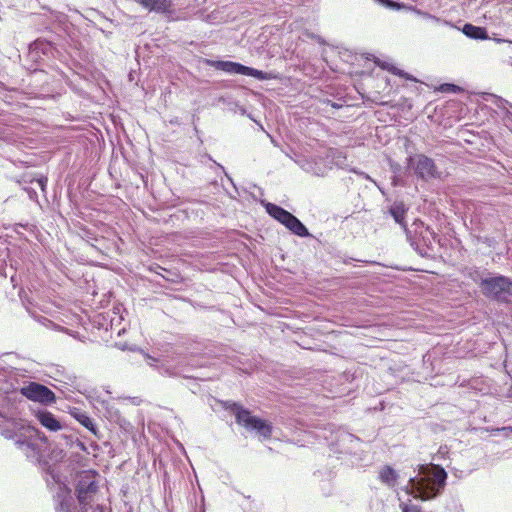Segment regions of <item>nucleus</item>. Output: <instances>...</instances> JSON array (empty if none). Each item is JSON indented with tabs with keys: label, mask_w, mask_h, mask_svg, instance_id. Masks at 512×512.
<instances>
[{
	"label": "nucleus",
	"mask_w": 512,
	"mask_h": 512,
	"mask_svg": "<svg viewBox=\"0 0 512 512\" xmlns=\"http://www.w3.org/2000/svg\"><path fill=\"white\" fill-rule=\"evenodd\" d=\"M447 477L440 465H419L418 475L409 479L404 491L421 501L432 500L444 490Z\"/></svg>",
	"instance_id": "nucleus-1"
},
{
	"label": "nucleus",
	"mask_w": 512,
	"mask_h": 512,
	"mask_svg": "<svg viewBox=\"0 0 512 512\" xmlns=\"http://www.w3.org/2000/svg\"><path fill=\"white\" fill-rule=\"evenodd\" d=\"M15 445L25 453L27 458L40 461L42 452L48 447V439L35 427L22 426L19 434L16 435Z\"/></svg>",
	"instance_id": "nucleus-2"
},
{
	"label": "nucleus",
	"mask_w": 512,
	"mask_h": 512,
	"mask_svg": "<svg viewBox=\"0 0 512 512\" xmlns=\"http://www.w3.org/2000/svg\"><path fill=\"white\" fill-rule=\"evenodd\" d=\"M413 230H406V237L410 245L421 256H430L434 251V244L439 241L437 234L422 221H415L412 224Z\"/></svg>",
	"instance_id": "nucleus-3"
},
{
	"label": "nucleus",
	"mask_w": 512,
	"mask_h": 512,
	"mask_svg": "<svg viewBox=\"0 0 512 512\" xmlns=\"http://www.w3.org/2000/svg\"><path fill=\"white\" fill-rule=\"evenodd\" d=\"M482 294L498 302L512 301V280L503 275H490L482 282Z\"/></svg>",
	"instance_id": "nucleus-4"
},
{
	"label": "nucleus",
	"mask_w": 512,
	"mask_h": 512,
	"mask_svg": "<svg viewBox=\"0 0 512 512\" xmlns=\"http://www.w3.org/2000/svg\"><path fill=\"white\" fill-rule=\"evenodd\" d=\"M96 474L92 471H82L77 476L76 495L79 507L82 512H87V506L94 503L98 492Z\"/></svg>",
	"instance_id": "nucleus-5"
},
{
	"label": "nucleus",
	"mask_w": 512,
	"mask_h": 512,
	"mask_svg": "<svg viewBox=\"0 0 512 512\" xmlns=\"http://www.w3.org/2000/svg\"><path fill=\"white\" fill-rule=\"evenodd\" d=\"M229 408L235 415L238 424L245 427L247 430L256 431L263 438H270L272 427L266 421L251 415L250 411L243 408L237 403H231Z\"/></svg>",
	"instance_id": "nucleus-6"
},
{
	"label": "nucleus",
	"mask_w": 512,
	"mask_h": 512,
	"mask_svg": "<svg viewBox=\"0 0 512 512\" xmlns=\"http://www.w3.org/2000/svg\"><path fill=\"white\" fill-rule=\"evenodd\" d=\"M266 211L270 216L283 224L287 229H289L292 233L300 237H308L310 233L306 226L292 213L285 210L284 208L273 204L268 203L266 205Z\"/></svg>",
	"instance_id": "nucleus-7"
},
{
	"label": "nucleus",
	"mask_w": 512,
	"mask_h": 512,
	"mask_svg": "<svg viewBox=\"0 0 512 512\" xmlns=\"http://www.w3.org/2000/svg\"><path fill=\"white\" fill-rule=\"evenodd\" d=\"M204 62L207 65L216 68L217 70H221L229 74H241L251 76L258 80L271 79V76L268 73L252 67L245 66L237 62L210 59H204Z\"/></svg>",
	"instance_id": "nucleus-8"
},
{
	"label": "nucleus",
	"mask_w": 512,
	"mask_h": 512,
	"mask_svg": "<svg viewBox=\"0 0 512 512\" xmlns=\"http://www.w3.org/2000/svg\"><path fill=\"white\" fill-rule=\"evenodd\" d=\"M20 393L27 399L44 405L52 404L56 400L55 393L51 389L37 382H30L21 387Z\"/></svg>",
	"instance_id": "nucleus-9"
},
{
	"label": "nucleus",
	"mask_w": 512,
	"mask_h": 512,
	"mask_svg": "<svg viewBox=\"0 0 512 512\" xmlns=\"http://www.w3.org/2000/svg\"><path fill=\"white\" fill-rule=\"evenodd\" d=\"M408 165L414 170L417 177L429 180L438 176L433 159L423 154H417L408 158Z\"/></svg>",
	"instance_id": "nucleus-10"
},
{
	"label": "nucleus",
	"mask_w": 512,
	"mask_h": 512,
	"mask_svg": "<svg viewBox=\"0 0 512 512\" xmlns=\"http://www.w3.org/2000/svg\"><path fill=\"white\" fill-rule=\"evenodd\" d=\"M55 443V449L52 454L56 461L62 460L66 456L67 448H77L79 450H86L83 442L79 441L73 434L67 432H61L53 440Z\"/></svg>",
	"instance_id": "nucleus-11"
},
{
	"label": "nucleus",
	"mask_w": 512,
	"mask_h": 512,
	"mask_svg": "<svg viewBox=\"0 0 512 512\" xmlns=\"http://www.w3.org/2000/svg\"><path fill=\"white\" fill-rule=\"evenodd\" d=\"M60 492L57 494L59 505L56 507L57 512H82L74 505V500L70 495V491L65 486H59ZM87 512H107V509L100 504L87 506Z\"/></svg>",
	"instance_id": "nucleus-12"
},
{
	"label": "nucleus",
	"mask_w": 512,
	"mask_h": 512,
	"mask_svg": "<svg viewBox=\"0 0 512 512\" xmlns=\"http://www.w3.org/2000/svg\"><path fill=\"white\" fill-rule=\"evenodd\" d=\"M296 163L303 171L318 177H324L331 170V166H327L321 157L302 158L296 160Z\"/></svg>",
	"instance_id": "nucleus-13"
},
{
	"label": "nucleus",
	"mask_w": 512,
	"mask_h": 512,
	"mask_svg": "<svg viewBox=\"0 0 512 512\" xmlns=\"http://www.w3.org/2000/svg\"><path fill=\"white\" fill-rule=\"evenodd\" d=\"M359 444V438L348 432H340L336 442L333 443L334 451L340 454L353 453Z\"/></svg>",
	"instance_id": "nucleus-14"
},
{
	"label": "nucleus",
	"mask_w": 512,
	"mask_h": 512,
	"mask_svg": "<svg viewBox=\"0 0 512 512\" xmlns=\"http://www.w3.org/2000/svg\"><path fill=\"white\" fill-rule=\"evenodd\" d=\"M36 418L43 427L50 431L57 432L64 430L63 424L49 411L39 410L36 413Z\"/></svg>",
	"instance_id": "nucleus-15"
},
{
	"label": "nucleus",
	"mask_w": 512,
	"mask_h": 512,
	"mask_svg": "<svg viewBox=\"0 0 512 512\" xmlns=\"http://www.w3.org/2000/svg\"><path fill=\"white\" fill-rule=\"evenodd\" d=\"M327 166H336L343 169L346 166V155L339 149H328L325 156Z\"/></svg>",
	"instance_id": "nucleus-16"
},
{
	"label": "nucleus",
	"mask_w": 512,
	"mask_h": 512,
	"mask_svg": "<svg viewBox=\"0 0 512 512\" xmlns=\"http://www.w3.org/2000/svg\"><path fill=\"white\" fill-rule=\"evenodd\" d=\"M71 415L81 425L88 429L92 434L98 436V428L96 424L94 423L93 419L90 416H88L84 411L78 408H74L73 410H71Z\"/></svg>",
	"instance_id": "nucleus-17"
},
{
	"label": "nucleus",
	"mask_w": 512,
	"mask_h": 512,
	"mask_svg": "<svg viewBox=\"0 0 512 512\" xmlns=\"http://www.w3.org/2000/svg\"><path fill=\"white\" fill-rule=\"evenodd\" d=\"M389 213L393 217L394 221L399 224L405 232L406 230H410L407 228L404 221L407 208L403 202H394L389 208Z\"/></svg>",
	"instance_id": "nucleus-18"
},
{
	"label": "nucleus",
	"mask_w": 512,
	"mask_h": 512,
	"mask_svg": "<svg viewBox=\"0 0 512 512\" xmlns=\"http://www.w3.org/2000/svg\"><path fill=\"white\" fill-rule=\"evenodd\" d=\"M398 473L391 466L386 465L379 471V480L388 488H394L398 480Z\"/></svg>",
	"instance_id": "nucleus-19"
},
{
	"label": "nucleus",
	"mask_w": 512,
	"mask_h": 512,
	"mask_svg": "<svg viewBox=\"0 0 512 512\" xmlns=\"http://www.w3.org/2000/svg\"><path fill=\"white\" fill-rule=\"evenodd\" d=\"M144 8L157 12H166L170 9L172 0H136Z\"/></svg>",
	"instance_id": "nucleus-20"
},
{
	"label": "nucleus",
	"mask_w": 512,
	"mask_h": 512,
	"mask_svg": "<svg viewBox=\"0 0 512 512\" xmlns=\"http://www.w3.org/2000/svg\"><path fill=\"white\" fill-rule=\"evenodd\" d=\"M462 32L465 36L475 40L488 39L487 30L484 27L474 26L473 24L467 23L463 26Z\"/></svg>",
	"instance_id": "nucleus-21"
},
{
	"label": "nucleus",
	"mask_w": 512,
	"mask_h": 512,
	"mask_svg": "<svg viewBox=\"0 0 512 512\" xmlns=\"http://www.w3.org/2000/svg\"><path fill=\"white\" fill-rule=\"evenodd\" d=\"M32 53H42L43 55H52L53 54V44L46 40H36L32 44Z\"/></svg>",
	"instance_id": "nucleus-22"
},
{
	"label": "nucleus",
	"mask_w": 512,
	"mask_h": 512,
	"mask_svg": "<svg viewBox=\"0 0 512 512\" xmlns=\"http://www.w3.org/2000/svg\"><path fill=\"white\" fill-rule=\"evenodd\" d=\"M470 278L480 287L482 290V282L483 280H488V277L491 275L488 271H479L474 270L470 272Z\"/></svg>",
	"instance_id": "nucleus-23"
},
{
	"label": "nucleus",
	"mask_w": 512,
	"mask_h": 512,
	"mask_svg": "<svg viewBox=\"0 0 512 512\" xmlns=\"http://www.w3.org/2000/svg\"><path fill=\"white\" fill-rule=\"evenodd\" d=\"M399 507L402 512H422L421 507L412 503L410 499L407 502H400Z\"/></svg>",
	"instance_id": "nucleus-24"
},
{
	"label": "nucleus",
	"mask_w": 512,
	"mask_h": 512,
	"mask_svg": "<svg viewBox=\"0 0 512 512\" xmlns=\"http://www.w3.org/2000/svg\"><path fill=\"white\" fill-rule=\"evenodd\" d=\"M160 373L163 374V375H167V376H181V372L174 368V367H170V366H163L160 370Z\"/></svg>",
	"instance_id": "nucleus-25"
},
{
	"label": "nucleus",
	"mask_w": 512,
	"mask_h": 512,
	"mask_svg": "<svg viewBox=\"0 0 512 512\" xmlns=\"http://www.w3.org/2000/svg\"><path fill=\"white\" fill-rule=\"evenodd\" d=\"M415 12H416L417 15L423 17L424 19L431 20L434 23H441V22L443 23V21L440 18H438V17H436L434 15H431V14H429L427 12H423V11H421L419 9H415Z\"/></svg>",
	"instance_id": "nucleus-26"
},
{
	"label": "nucleus",
	"mask_w": 512,
	"mask_h": 512,
	"mask_svg": "<svg viewBox=\"0 0 512 512\" xmlns=\"http://www.w3.org/2000/svg\"><path fill=\"white\" fill-rule=\"evenodd\" d=\"M5 251L0 249V275L7 277L6 265L4 264Z\"/></svg>",
	"instance_id": "nucleus-27"
},
{
	"label": "nucleus",
	"mask_w": 512,
	"mask_h": 512,
	"mask_svg": "<svg viewBox=\"0 0 512 512\" xmlns=\"http://www.w3.org/2000/svg\"><path fill=\"white\" fill-rule=\"evenodd\" d=\"M389 71H391L393 74L395 75H399L401 77H404L406 79H412L407 73H405L404 71L394 67V66H391L390 68H388Z\"/></svg>",
	"instance_id": "nucleus-28"
},
{
	"label": "nucleus",
	"mask_w": 512,
	"mask_h": 512,
	"mask_svg": "<svg viewBox=\"0 0 512 512\" xmlns=\"http://www.w3.org/2000/svg\"><path fill=\"white\" fill-rule=\"evenodd\" d=\"M495 104L500 109H504L506 107V105H509L512 108V104L509 103L507 100L501 98V97H497V99L495 101Z\"/></svg>",
	"instance_id": "nucleus-29"
},
{
	"label": "nucleus",
	"mask_w": 512,
	"mask_h": 512,
	"mask_svg": "<svg viewBox=\"0 0 512 512\" xmlns=\"http://www.w3.org/2000/svg\"><path fill=\"white\" fill-rule=\"evenodd\" d=\"M385 6L392 9H399L400 4L392 0H380Z\"/></svg>",
	"instance_id": "nucleus-30"
},
{
	"label": "nucleus",
	"mask_w": 512,
	"mask_h": 512,
	"mask_svg": "<svg viewBox=\"0 0 512 512\" xmlns=\"http://www.w3.org/2000/svg\"><path fill=\"white\" fill-rule=\"evenodd\" d=\"M42 191H45V187L47 185V178H39L34 181Z\"/></svg>",
	"instance_id": "nucleus-31"
},
{
	"label": "nucleus",
	"mask_w": 512,
	"mask_h": 512,
	"mask_svg": "<svg viewBox=\"0 0 512 512\" xmlns=\"http://www.w3.org/2000/svg\"><path fill=\"white\" fill-rule=\"evenodd\" d=\"M17 227H20L23 229H28L30 226H29V224H18Z\"/></svg>",
	"instance_id": "nucleus-32"
},
{
	"label": "nucleus",
	"mask_w": 512,
	"mask_h": 512,
	"mask_svg": "<svg viewBox=\"0 0 512 512\" xmlns=\"http://www.w3.org/2000/svg\"><path fill=\"white\" fill-rule=\"evenodd\" d=\"M500 431L506 432V431H512V427H502Z\"/></svg>",
	"instance_id": "nucleus-33"
},
{
	"label": "nucleus",
	"mask_w": 512,
	"mask_h": 512,
	"mask_svg": "<svg viewBox=\"0 0 512 512\" xmlns=\"http://www.w3.org/2000/svg\"><path fill=\"white\" fill-rule=\"evenodd\" d=\"M35 196H36V192L35 191L29 193L30 199H33Z\"/></svg>",
	"instance_id": "nucleus-34"
},
{
	"label": "nucleus",
	"mask_w": 512,
	"mask_h": 512,
	"mask_svg": "<svg viewBox=\"0 0 512 512\" xmlns=\"http://www.w3.org/2000/svg\"><path fill=\"white\" fill-rule=\"evenodd\" d=\"M443 24H445V25H450V27H453V24H450V23H449L448 21H446V20H444V21H443Z\"/></svg>",
	"instance_id": "nucleus-35"
},
{
	"label": "nucleus",
	"mask_w": 512,
	"mask_h": 512,
	"mask_svg": "<svg viewBox=\"0 0 512 512\" xmlns=\"http://www.w3.org/2000/svg\"><path fill=\"white\" fill-rule=\"evenodd\" d=\"M217 166H218L220 169L224 170V167H223L222 165L217 164Z\"/></svg>",
	"instance_id": "nucleus-36"
},
{
	"label": "nucleus",
	"mask_w": 512,
	"mask_h": 512,
	"mask_svg": "<svg viewBox=\"0 0 512 512\" xmlns=\"http://www.w3.org/2000/svg\"><path fill=\"white\" fill-rule=\"evenodd\" d=\"M11 281H12V282H14V281H15V276H14V275H12V276H11Z\"/></svg>",
	"instance_id": "nucleus-37"
},
{
	"label": "nucleus",
	"mask_w": 512,
	"mask_h": 512,
	"mask_svg": "<svg viewBox=\"0 0 512 512\" xmlns=\"http://www.w3.org/2000/svg\"><path fill=\"white\" fill-rule=\"evenodd\" d=\"M0 417H3L2 413L0 412Z\"/></svg>",
	"instance_id": "nucleus-38"
}]
</instances>
